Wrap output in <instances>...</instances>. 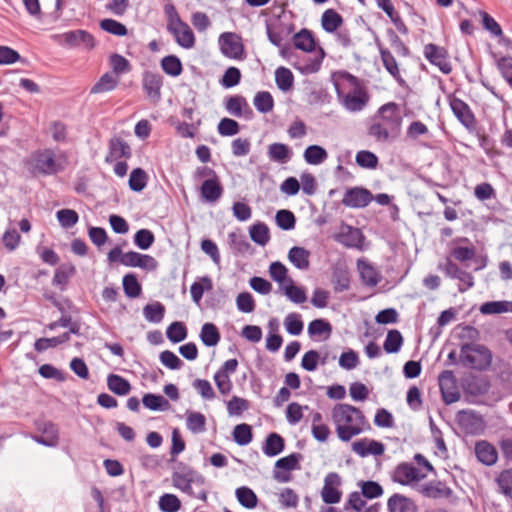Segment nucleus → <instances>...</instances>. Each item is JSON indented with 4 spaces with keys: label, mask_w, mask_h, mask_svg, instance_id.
Wrapping results in <instances>:
<instances>
[{
    "label": "nucleus",
    "mask_w": 512,
    "mask_h": 512,
    "mask_svg": "<svg viewBox=\"0 0 512 512\" xmlns=\"http://www.w3.org/2000/svg\"><path fill=\"white\" fill-rule=\"evenodd\" d=\"M332 419L336 425L337 436L343 442H348L352 437L371 428L363 412L350 404H336L332 409Z\"/></svg>",
    "instance_id": "obj_1"
},
{
    "label": "nucleus",
    "mask_w": 512,
    "mask_h": 512,
    "mask_svg": "<svg viewBox=\"0 0 512 512\" xmlns=\"http://www.w3.org/2000/svg\"><path fill=\"white\" fill-rule=\"evenodd\" d=\"M340 77L351 87L350 92L342 94L336 86L338 96L341 98L343 106L350 112L361 111L369 101L367 91L356 76L348 72H341Z\"/></svg>",
    "instance_id": "obj_2"
},
{
    "label": "nucleus",
    "mask_w": 512,
    "mask_h": 512,
    "mask_svg": "<svg viewBox=\"0 0 512 512\" xmlns=\"http://www.w3.org/2000/svg\"><path fill=\"white\" fill-rule=\"evenodd\" d=\"M460 362L467 368L485 370L492 363V353L484 345L465 343L461 346Z\"/></svg>",
    "instance_id": "obj_3"
},
{
    "label": "nucleus",
    "mask_w": 512,
    "mask_h": 512,
    "mask_svg": "<svg viewBox=\"0 0 512 512\" xmlns=\"http://www.w3.org/2000/svg\"><path fill=\"white\" fill-rule=\"evenodd\" d=\"M204 477L184 462H177L173 468V486L192 495V483L204 484Z\"/></svg>",
    "instance_id": "obj_4"
},
{
    "label": "nucleus",
    "mask_w": 512,
    "mask_h": 512,
    "mask_svg": "<svg viewBox=\"0 0 512 512\" xmlns=\"http://www.w3.org/2000/svg\"><path fill=\"white\" fill-rule=\"evenodd\" d=\"M53 38L58 44L68 48H77L82 46L87 50H92L96 46L94 36L90 32L83 29L57 34L54 35Z\"/></svg>",
    "instance_id": "obj_5"
},
{
    "label": "nucleus",
    "mask_w": 512,
    "mask_h": 512,
    "mask_svg": "<svg viewBox=\"0 0 512 512\" xmlns=\"http://www.w3.org/2000/svg\"><path fill=\"white\" fill-rule=\"evenodd\" d=\"M377 117L381 123L392 132L395 137L399 134L402 125V117L399 113V106L395 102H388L382 105L377 111Z\"/></svg>",
    "instance_id": "obj_6"
},
{
    "label": "nucleus",
    "mask_w": 512,
    "mask_h": 512,
    "mask_svg": "<svg viewBox=\"0 0 512 512\" xmlns=\"http://www.w3.org/2000/svg\"><path fill=\"white\" fill-rule=\"evenodd\" d=\"M219 46L222 54L228 58L243 60L245 57L244 45L236 33H222L219 37Z\"/></svg>",
    "instance_id": "obj_7"
},
{
    "label": "nucleus",
    "mask_w": 512,
    "mask_h": 512,
    "mask_svg": "<svg viewBox=\"0 0 512 512\" xmlns=\"http://www.w3.org/2000/svg\"><path fill=\"white\" fill-rule=\"evenodd\" d=\"M303 459L300 453H292L288 456L278 459L275 463L273 478L280 483L291 481L290 471L300 469L299 462Z\"/></svg>",
    "instance_id": "obj_8"
},
{
    "label": "nucleus",
    "mask_w": 512,
    "mask_h": 512,
    "mask_svg": "<svg viewBox=\"0 0 512 512\" xmlns=\"http://www.w3.org/2000/svg\"><path fill=\"white\" fill-rule=\"evenodd\" d=\"M34 170L43 175H53L62 170L57 163L55 153L46 149L38 151L33 155Z\"/></svg>",
    "instance_id": "obj_9"
},
{
    "label": "nucleus",
    "mask_w": 512,
    "mask_h": 512,
    "mask_svg": "<svg viewBox=\"0 0 512 512\" xmlns=\"http://www.w3.org/2000/svg\"><path fill=\"white\" fill-rule=\"evenodd\" d=\"M438 383L442 399L446 404H452L460 399V392L457 388L456 377L453 371H442L438 376Z\"/></svg>",
    "instance_id": "obj_10"
},
{
    "label": "nucleus",
    "mask_w": 512,
    "mask_h": 512,
    "mask_svg": "<svg viewBox=\"0 0 512 512\" xmlns=\"http://www.w3.org/2000/svg\"><path fill=\"white\" fill-rule=\"evenodd\" d=\"M424 56L444 74L452 72V65L448 60V51L444 47L429 43L424 46Z\"/></svg>",
    "instance_id": "obj_11"
},
{
    "label": "nucleus",
    "mask_w": 512,
    "mask_h": 512,
    "mask_svg": "<svg viewBox=\"0 0 512 512\" xmlns=\"http://www.w3.org/2000/svg\"><path fill=\"white\" fill-rule=\"evenodd\" d=\"M449 105L457 120L468 130H474L476 119L469 105L462 99L452 96L449 97Z\"/></svg>",
    "instance_id": "obj_12"
},
{
    "label": "nucleus",
    "mask_w": 512,
    "mask_h": 512,
    "mask_svg": "<svg viewBox=\"0 0 512 512\" xmlns=\"http://www.w3.org/2000/svg\"><path fill=\"white\" fill-rule=\"evenodd\" d=\"M373 200L372 193L363 187L348 188L343 196L342 204L349 208H364Z\"/></svg>",
    "instance_id": "obj_13"
},
{
    "label": "nucleus",
    "mask_w": 512,
    "mask_h": 512,
    "mask_svg": "<svg viewBox=\"0 0 512 512\" xmlns=\"http://www.w3.org/2000/svg\"><path fill=\"white\" fill-rule=\"evenodd\" d=\"M425 476L426 475L422 474L413 464L402 462L393 470L392 480L401 485H408L411 482L422 480Z\"/></svg>",
    "instance_id": "obj_14"
},
{
    "label": "nucleus",
    "mask_w": 512,
    "mask_h": 512,
    "mask_svg": "<svg viewBox=\"0 0 512 512\" xmlns=\"http://www.w3.org/2000/svg\"><path fill=\"white\" fill-rule=\"evenodd\" d=\"M265 27L269 41L276 47H281L284 39L294 31L293 24L283 23L279 18L274 22L266 21Z\"/></svg>",
    "instance_id": "obj_15"
},
{
    "label": "nucleus",
    "mask_w": 512,
    "mask_h": 512,
    "mask_svg": "<svg viewBox=\"0 0 512 512\" xmlns=\"http://www.w3.org/2000/svg\"><path fill=\"white\" fill-rule=\"evenodd\" d=\"M341 484L340 476L335 472H330L324 479V486L321 491L322 500L326 504H336L341 500L342 493L338 489Z\"/></svg>",
    "instance_id": "obj_16"
},
{
    "label": "nucleus",
    "mask_w": 512,
    "mask_h": 512,
    "mask_svg": "<svg viewBox=\"0 0 512 512\" xmlns=\"http://www.w3.org/2000/svg\"><path fill=\"white\" fill-rule=\"evenodd\" d=\"M121 264L127 267H138L147 271H154L158 267V262L154 257L135 251L124 253Z\"/></svg>",
    "instance_id": "obj_17"
},
{
    "label": "nucleus",
    "mask_w": 512,
    "mask_h": 512,
    "mask_svg": "<svg viewBox=\"0 0 512 512\" xmlns=\"http://www.w3.org/2000/svg\"><path fill=\"white\" fill-rule=\"evenodd\" d=\"M142 86L147 97L154 103L161 99V88L163 86V77L156 72L145 71L142 76Z\"/></svg>",
    "instance_id": "obj_18"
},
{
    "label": "nucleus",
    "mask_w": 512,
    "mask_h": 512,
    "mask_svg": "<svg viewBox=\"0 0 512 512\" xmlns=\"http://www.w3.org/2000/svg\"><path fill=\"white\" fill-rule=\"evenodd\" d=\"M458 424L467 433L476 434L483 429V417L473 410H460L456 415Z\"/></svg>",
    "instance_id": "obj_19"
},
{
    "label": "nucleus",
    "mask_w": 512,
    "mask_h": 512,
    "mask_svg": "<svg viewBox=\"0 0 512 512\" xmlns=\"http://www.w3.org/2000/svg\"><path fill=\"white\" fill-rule=\"evenodd\" d=\"M37 429L43 435H34L35 442L46 447H55L59 442V431L56 424L51 421H41L37 423Z\"/></svg>",
    "instance_id": "obj_20"
},
{
    "label": "nucleus",
    "mask_w": 512,
    "mask_h": 512,
    "mask_svg": "<svg viewBox=\"0 0 512 512\" xmlns=\"http://www.w3.org/2000/svg\"><path fill=\"white\" fill-rule=\"evenodd\" d=\"M376 45L379 49L381 60L383 62L385 69L398 82L400 86H404L406 82L400 74L398 63L393 54L387 48L383 47L382 43L377 39Z\"/></svg>",
    "instance_id": "obj_21"
},
{
    "label": "nucleus",
    "mask_w": 512,
    "mask_h": 512,
    "mask_svg": "<svg viewBox=\"0 0 512 512\" xmlns=\"http://www.w3.org/2000/svg\"><path fill=\"white\" fill-rule=\"evenodd\" d=\"M131 148L126 141L119 137H114L109 141V151L105 157L106 163H112L120 158H130Z\"/></svg>",
    "instance_id": "obj_22"
},
{
    "label": "nucleus",
    "mask_w": 512,
    "mask_h": 512,
    "mask_svg": "<svg viewBox=\"0 0 512 512\" xmlns=\"http://www.w3.org/2000/svg\"><path fill=\"white\" fill-rule=\"evenodd\" d=\"M200 194L205 202H217L223 194V187L219 181V178L215 177L206 179L201 185Z\"/></svg>",
    "instance_id": "obj_23"
},
{
    "label": "nucleus",
    "mask_w": 512,
    "mask_h": 512,
    "mask_svg": "<svg viewBox=\"0 0 512 512\" xmlns=\"http://www.w3.org/2000/svg\"><path fill=\"white\" fill-rule=\"evenodd\" d=\"M421 493L428 498L450 499L453 497V490L442 481H430L422 486Z\"/></svg>",
    "instance_id": "obj_24"
},
{
    "label": "nucleus",
    "mask_w": 512,
    "mask_h": 512,
    "mask_svg": "<svg viewBox=\"0 0 512 512\" xmlns=\"http://www.w3.org/2000/svg\"><path fill=\"white\" fill-rule=\"evenodd\" d=\"M169 31L174 35L177 44L181 47L190 49L195 45L194 33L187 23L182 22V24L169 29Z\"/></svg>",
    "instance_id": "obj_25"
},
{
    "label": "nucleus",
    "mask_w": 512,
    "mask_h": 512,
    "mask_svg": "<svg viewBox=\"0 0 512 512\" xmlns=\"http://www.w3.org/2000/svg\"><path fill=\"white\" fill-rule=\"evenodd\" d=\"M475 454L477 459L487 466L495 464L498 458L495 447L487 441H478L476 443Z\"/></svg>",
    "instance_id": "obj_26"
},
{
    "label": "nucleus",
    "mask_w": 512,
    "mask_h": 512,
    "mask_svg": "<svg viewBox=\"0 0 512 512\" xmlns=\"http://www.w3.org/2000/svg\"><path fill=\"white\" fill-rule=\"evenodd\" d=\"M343 17L336 10L329 8L321 16L322 29L327 33H335L343 24Z\"/></svg>",
    "instance_id": "obj_27"
},
{
    "label": "nucleus",
    "mask_w": 512,
    "mask_h": 512,
    "mask_svg": "<svg viewBox=\"0 0 512 512\" xmlns=\"http://www.w3.org/2000/svg\"><path fill=\"white\" fill-rule=\"evenodd\" d=\"M357 267L364 285L374 287L379 283L380 275L370 263L365 260H358Z\"/></svg>",
    "instance_id": "obj_28"
},
{
    "label": "nucleus",
    "mask_w": 512,
    "mask_h": 512,
    "mask_svg": "<svg viewBox=\"0 0 512 512\" xmlns=\"http://www.w3.org/2000/svg\"><path fill=\"white\" fill-rule=\"evenodd\" d=\"M293 44L296 49L308 53L313 52L316 46L312 32L306 28L301 29L293 36Z\"/></svg>",
    "instance_id": "obj_29"
},
{
    "label": "nucleus",
    "mask_w": 512,
    "mask_h": 512,
    "mask_svg": "<svg viewBox=\"0 0 512 512\" xmlns=\"http://www.w3.org/2000/svg\"><path fill=\"white\" fill-rule=\"evenodd\" d=\"M310 252L304 247L294 246L288 252L289 261L300 270H307L310 266Z\"/></svg>",
    "instance_id": "obj_30"
},
{
    "label": "nucleus",
    "mask_w": 512,
    "mask_h": 512,
    "mask_svg": "<svg viewBox=\"0 0 512 512\" xmlns=\"http://www.w3.org/2000/svg\"><path fill=\"white\" fill-rule=\"evenodd\" d=\"M107 386L112 393L118 396L128 395L132 388L130 382L127 379L117 374L108 375Z\"/></svg>",
    "instance_id": "obj_31"
},
{
    "label": "nucleus",
    "mask_w": 512,
    "mask_h": 512,
    "mask_svg": "<svg viewBox=\"0 0 512 512\" xmlns=\"http://www.w3.org/2000/svg\"><path fill=\"white\" fill-rule=\"evenodd\" d=\"M284 447L285 442L283 437L273 432L267 436L262 449L266 456L274 457L280 454L284 450Z\"/></svg>",
    "instance_id": "obj_32"
},
{
    "label": "nucleus",
    "mask_w": 512,
    "mask_h": 512,
    "mask_svg": "<svg viewBox=\"0 0 512 512\" xmlns=\"http://www.w3.org/2000/svg\"><path fill=\"white\" fill-rule=\"evenodd\" d=\"M268 157L271 161L284 164L291 158V150L283 143H272L268 147Z\"/></svg>",
    "instance_id": "obj_33"
},
{
    "label": "nucleus",
    "mask_w": 512,
    "mask_h": 512,
    "mask_svg": "<svg viewBox=\"0 0 512 512\" xmlns=\"http://www.w3.org/2000/svg\"><path fill=\"white\" fill-rule=\"evenodd\" d=\"M143 405L152 411H167L171 405L169 401L160 394L147 393L142 398Z\"/></svg>",
    "instance_id": "obj_34"
},
{
    "label": "nucleus",
    "mask_w": 512,
    "mask_h": 512,
    "mask_svg": "<svg viewBox=\"0 0 512 512\" xmlns=\"http://www.w3.org/2000/svg\"><path fill=\"white\" fill-rule=\"evenodd\" d=\"M200 339L205 346L213 347L219 343L221 335L215 324L205 323L201 328Z\"/></svg>",
    "instance_id": "obj_35"
},
{
    "label": "nucleus",
    "mask_w": 512,
    "mask_h": 512,
    "mask_svg": "<svg viewBox=\"0 0 512 512\" xmlns=\"http://www.w3.org/2000/svg\"><path fill=\"white\" fill-rule=\"evenodd\" d=\"M489 389V382L484 378L477 377L468 380L464 386L465 394L475 397L485 395Z\"/></svg>",
    "instance_id": "obj_36"
},
{
    "label": "nucleus",
    "mask_w": 512,
    "mask_h": 512,
    "mask_svg": "<svg viewBox=\"0 0 512 512\" xmlns=\"http://www.w3.org/2000/svg\"><path fill=\"white\" fill-rule=\"evenodd\" d=\"M119 80L112 73L103 74L100 79L91 88L92 94L104 93L114 90L118 86Z\"/></svg>",
    "instance_id": "obj_37"
},
{
    "label": "nucleus",
    "mask_w": 512,
    "mask_h": 512,
    "mask_svg": "<svg viewBox=\"0 0 512 512\" xmlns=\"http://www.w3.org/2000/svg\"><path fill=\"white\" fill-rule=\"evenodd\" d=\"M76 269L71 264H63L59 266L54 273L52 284L59 286L61 290L64 289L69 279L75 274Z\"/></svg>",
    "instance_id": "obj_38"
},
{
    "label": "nucleus",
    "mask_w": 512,
    "mask_h": 512,
    "mask_svg": "<svg viewBox=\"0 0 512 512\" xmlns=\"http://www.w3.org/2000/svg\"><path fill=\"white\" fill-rule=\"evenodd\" d=\"M328 157L327 151L319 145H310L304 151V159L310 165H319Z\"/></svg>",
    "instance_id": "obj_39"
},
{
    "label": "nucleus",
    "mask_w": 512,
    "mask_h": 512,
    "mask_svg": "<svg viewBox=\"0 0 512 512\" xmlns=\"http://www.w3.org/2000/svg\"><path fill=\"white\" fill-rule=\"evenodd\" d=\"M250 238L258 245L265 246L270 240V231L263 222H257L250 227Z\"/></svg>",
    "instance_id": "obj_40"
},
{
    "label": "nucleus",
    "mask_w": 512,
    "mask_h": 512,
    "mask_svg": "<svg viewBox=\"0 0 512 512\" xmlns=\"http://www.w3.org/2000/svg\"><path fill=\"white\" fill-rule=\"evenodd\" d=\"M238 502L247 509H253L257 506L258 498L255 492L246 486H242L235 491Z\"/></svg>",
    "instance_id": "obj_41"
},
{
    "label": "nucleus",
    "mask_w": 512,
    "mask_h": 512,
    "mask_svg": "<svg viewBox=\"0 0 512 512\" xmlns=\"http://www.w3.org/2000/svg\"><path fill=\"white\" fill-rule=\"evenodd\" d=\"M483 315L501 314L512 311V302L508 301H488L483 303L479 309Z\"/></svg>",
    "instance_id": "obj_42"
},
{
    "label": "nucleus",
    "mask_w": 512,
    "mask_h": 512,
    "mask_svg": "<svg viewBox=\"0 0 512 512\" xmlns=\"http://www.w3.org/2000/svg\"><path fill=\"white\" fill-rule=\"evenodd\" d=\"M162 70L169 76L177 77L181 75L183 66L181 60L175 55H168L161 60Z\"/></svg>",
    "instance_id": "obj_43"
},
{
    "label": "nucleus",
    "mask_w": 512,
    "mask_h": 512,
    "mask_svg": "<svg viewBox=\"0 0 512 512\" xmlns=\"http://www.w3.org/2000/svg\"><path fill=\"white\" fill-rule=\"evenodd\" d=\"M413 502L408 497L401 494H393L387 502L389 512H408Z\"/></svg>",
    "instance_id": "obj_44"
},
{
    "label": "nucleus",
    "mask_w": 512,
    "mask_h": 512,
    "mask_svg": "<svg viewBox=\"0 0 512 512\" xmlns=\"http://www.w3.org/2000/svg\"><path fill=\"white\" fill-rule=\"evenodd\" d=\"M332 284L335 292H344L350 288V275L346 269L336 268L332 273Z\"/></svg>",
    "instance_id": "obj_45"
},
{
    "label": "nucleus",
    "mask_w": 512,
    "mask_h": 512,
    "mask_svg": "<svg viewBox=\"0 0 512 512\" xmlns=\"http://www.w3.org/2000/svg\"><path fill=\"white\" fill-rule=\"evenodd\" d=\"M148 175L142 168H135L129 177V188L134 192H141L147 185Z\"/></svg>",
    "instance_id": "obj_46"
},
{
    "label": "nucleus",
    "mask_w": 512,
    "mask_h": 512,
    "mask_svg": "<svg viewBox=\"0 0 512 512\" xmlns=\"http://www.w3.org/2000/svg\"><path fill=\"white\" fill-rule=\"evenodd\" d=\"M123 290L127 297L137 298L142 292V287L133 273L126 274L122 280Z\"/></svg>",
    "instance_id": "obj_47"
},
{
    "label": "nucleus",
    "mask_w": 512,
    "mask_h": 512,
    "mask_svg": "<svg viewBox=\"0 0 512 512\" xmlns=\"http://www.w3.org/2000/svg\"><path fill=\"white\" fill-rule=\"evenodd\" d=\"M253 104L257 111L265 114L273 110L274 99L270 92L260 91L255 95Z\"/></svg>",
    "instance_id": "obj_48"
},
{
    "label": "nucleus",
    "mask_w": 512,
    "mask_h": 512,
    "mask_svg": "<svg viewBox=\"0 0 512 512\" xmlns=\"http://www.w3.org/2000/svg\"><path fill=\"white\" fill-rule=\"evenodd\" d=\"M143 314L147 321L152 322V323H159L164 318L165 307L160 302L147 304L143 308Z\"/></svg>",
    "instance_id": "obj_49"
},
{
    "label": "nucleus",
    "mask_w": 512,
    "mask_h": 512,
    "mask_svg": "<svg viewBox=\"0 0 512 512\" xmlns=\"http://www.w3.org/2000/svg\"><path fill=\"white\" fill-rule=\"evenodd\" d=\"M275 81L280 90L288 91L293 86L294 76L288 68L279 67L275 71Z\"/></svg>",
    "instance_id": "obj_50"
},
{
    "label": "nucleus",
    "mask_w": 512,
    "mask_h": 512,
    "mask_svg": "<svg viewBox=\"0 0 512 512\" xmlns=\"http://www.w3.org/2000/svg\"><path fill=\"white\" fill-rule=\"evenodd\" d=\"M166 336L172 343H179L187 338V328L183 322H172L167 327Z\"/></svg>",
    "instance_id": "obj_51"
},
{
    "label": "nucleus",
    "mask_w": 512,
    "mask_h": 512,
    "mask_svg": "<svg viewBox=\"0 0 512 512\" xmlns=\"http://www.w3.org/2000/svg\"><path fill=\"white\" fill-rule=\"evenodd\" d=\"M243 106L247 107L250 113H252L246 100L242 96H230L225 102L226 110L235 117H241L243 115Z\"/></svg>",
    "instance_id": "obj_52"
},
{
    "label": "nucleus",
    "mask_w": 512,
    "mask_h": 512,
    "mask_svg": "<svg viewBox=\"0 0 512 512\" xmlns=\"http://www.w3.org/2000/svg\"><path fill=\"white\" fill-rule=\"evenodd\" d=\"M187 428L194 434L204 432L206 430V418L200 412L187 413Z\"/></svg>",
    "instance_id": "obj_53"
},
{
    "label": "nucleus",
    "mask_w": 512,
    "mask_h": 512,
    "mask_svg": "<svg viewBox=\"0 0 512 512\" xmlns=\"http://www.w3.org/2000/svg\"><path fill=\"white\" fill-rule=\"evenodd\" d=\"M284 326L290 335L296 336L301 334L304 328L301 315L295 312L289 313L284 319Z\"/></svg>",
    "instance_id": "obj_54"
},
{
    "label": "nucleus",
    "mask_w": 512,
    "mask_h": 512,
    "mask_svg": "<svg viewBox=\"0 0 512 512\" xmlns=\"http://www.w3.org/2000/svg\"><path fill=\"white\" fill-rule=\"evenodd\" d=\"M288 285L284 286V294L288 299L296 304H301L306 301V293L303 288L294 285L292 278H288Z\"/></svg>",
    "instance_id": "obj_55"
},
{
    "label": "nucleus",
    "mask_w": 512,
    "mask_h": 512,
    "mask_svg": "<svg viewBox=\"0 0 512 512\" xmlns=\"http://www.w3.org/2000/svg\"><path fill=\"white\" fill-rule=\"evenodd\" d=\"M252 437V428L250 425L242 423L234 427L233 438L238 445L244 446L249 444L252 441Z\"/></svg>",
    "instance_id": "obj_56"
},
{
    "label": "nucleus",
    "mask_w": 512,
    "mask_h": 512,
    "mask_svg": "<svg viewBox=\"0 0 512 512\" xmlns=\"http://www.w3.org/2000/svg\"><path fill=\"white\" fill-rule=\"evenodd\" d=\"M402 344L403 337L401 333L394 329L387 333L383 347L387 353H397L400 350Z\"/></svg>",
    "instance_id": "obj_57"
},
{
    "label": "nucleus",
    "mask_w": 512,
    "mask_h": 512,
    "mask_svg": "<svg viewBox=\"0 0 512 512\" xmlns=\"http://www.w3.org/2000/svg\"><path fill=\"white\" fill-rule=\"evenodd\" d=\"M355 161L358 166L365 169H375L379 164L377 155L368 150L357 152Z\"/></svg>",
    "instance_id": "obj_58"
},
{
    "label": "nucleus",
    "mask_w": 512,
    "mask_h": 512,
    "mask_svg": "<svg viewBox=\"0 0 512 512\" xmlns=\"http://www.w3.org/2000/svg\"><path fill=\"white\" fill-rule=\"evenodd\" d=\"M99 26L103 31L116 36H125L128 33L124 24L111 18L101 20Z\"/></svg>",
    "instance_id": "obj_59"
},
{
    "label": "nucleus",
    "mask_w": 512,
    "mask_h": 512,
    "mask_svg": "<svg viewBox=\"0 0 512 512\" xmlns=\"http://www.w3.org/2000/svg\"><path fill=\"white\" fill-rule=\"evenodd\" d=\"M437 268L450 279H456L462 271V269L452 260L451 256H447L440 261Z\"/></svg>",
    "instance_id": "obj_60"
},
{
    "label": "nucleus",
    "mask_w": 512,
    "mask_h": 512,
    "mask_svg": "<svg viewBox=\"0 0 512 512\" xmlns=\"http://www.w3.org/2000/svg\"><path fill=\"white\" fill-rule=\"evenodd\" d=\"M154 241L155 236L149 229H140L134 235V244L141 250L149 249Z\"/></svg>",
    "instance_id": "obj_61"
},
{
    "label": "nucleus",
    "mask_w": 512,
    "mask_h": 512,
    "mask_svg": "<svg viewBox=\"0 0 512 512\" xmlns=\"http://www.w3.org/2000/svg\"><path fill=\"white\" fill-rule=\"evenodd\" d=\"M275 221L279 228L286 231L293 229L296 224L295 215L290 210L286 209L277 211Z\"/></svg>",
    "instance_id": "obj_62"
},
{
    "label": "nucleus",
    "mask_w": 512,
    "mask_h": 512,
    "mask_svg": "<svg viewBox=\"0 0 512 512\" xmlns=\"http://www.w3.org/2000/svg\"><path fill=\"white\" fill-rule=\"evenodd\" d=\"M159 508L163 512H177L181 508V502L176 495L166 493L159 499Z\"/></svg>",
    "instance_id": "obj_63"
},
{
    "label": "nucleus",
    "mask_w": 512,
    "mask_h": 512,
    "mask_svg": "<svg viewBox=\"0 0 512 512\" xmlns=\"http://www.w3.org/2000/svg\"><path fill=\"white\" fill-rule=\"evenodd\" d=\"M496 481L501 492L512 499V469L502 471Z\"/></svg>",
    "instance_id": "obj_64"
}]
</instances>
